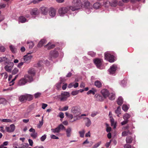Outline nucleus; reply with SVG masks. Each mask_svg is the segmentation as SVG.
Segmentation results:
<instances>
[{
    "label": "nucleus",
    "instance_id": "obj_13",
    "mask_svg": "<svg viewBox=\"0 0 148 148\" xmlns=\"http://www.w3.org/2000/svg\"><path fill=\"white\" fill-rule=\"evenodd\" d=\"M28 73L29 75L33 77L35 75L36 71L34 68H30L28 70Z\"/></svg>",
    "mask_w": 148,
    "mask_h": 148
},
{
    "label": "nucleus",
    "instance_id": "obj_12",
    "mask_svg": "<svg viewBox=\"0 0 148 148\" xmlns=\"http://www.w3.org/2000/svg\"><path fill=\"white\" fill-rule=\"evenodd\" d=\"M32 57L30 55H26L24 56L23 61L27 62H29L30 61Z\"/></svg>",
    "mask_w": 148,
    "mask_h": 148
},
{
    "label": "nucleus",
    "instance_id": "obj_30",
    "mask_svg": "<svg viewBox=\"0 0 148 148\" xmlns=\"http://www.w3.org/2000/svg\"><path fill=\"white\" fill-rule=\"evenodd\" d=\"M19 21L21 23H23L25 22L26 21V18L23 16H21L19 18Z\"/></svg>",
    "mask_w": 148,
    "mask_h": 148
},
{
    "label": "nucleus",
    "instance_id": "obj_2",
    "mask_svg": "<svg viewBox=\"0 0 148 148\" xmlns=\"http://www.w3.org/2000/svg\"><path fill=\"white\" fill-rule=\"evenodd\" d=\"M104 55L106 60H108L110 62H114V56L111 55L110 52H106L105 53Z\"/></svg>",
    "mask_w": 148,
    "mask_h": 148
},
{
    "label": "nucleus",
    "instance_id": "obj_40",
    "mask_svg": "<svg viewBox=\"0 0 148 148\" xmlns=\"http://www.w3.org/2000/svg\"><path fill=\"white\" fill-rule=\"evenodd\" d=\"M109 96V99L111 100H113L115 98V95L112 94H110V95Z\"/></svg>",
    "mask_w": 148,
    "mask_h": 148
},
{
    "label": "nucleus",
    "instance_id": "obj_62",
    "mask_svg": "<svg viewBox=\"0 0 148 148\" xmlns=\"http://www.w3.org/2000/svg\"><path fill=\"white\" fill-rule=\"evenodd\" d=\"M79 86V84L78 83H75L74 84H73V86L74 88H77L78 86Z\"/></svg>",
    "mask_w": 148,
    "mask_h": 148
},
{
    "label": "nucleus",
    "instance_id": "obj_39",
    "mask_svg": "<svg viewBox=\"0 0 148 148\" xmlns=\"http://www.w3.org/2000/svg\"><path fill=\"white\" fill-rule=\"evenodd\" d=\"M27 44L28 45V46L29 48H32L34 46V43L32 42H27Z\"/></svg>",
    "mask_w": 148,
    "mask_h": 148
},
{
    "label": "nucleus",
    "instance_id": "obj_35",
    "mask_svg": "<svg viewBox=\"0 0 148 148\" xmlns=\"http://www.w3.org/2000/svg\"><path fill=\"white\" fill-rule=\"evenodd\" d=\"M1 121L5 123H10L12 122V120L9 119H1Z\"/></svg>",
    "mask_w": 148,
    "mask_h": 148
},
{
    "label": "nucleus",
    "instance_id": "obj_7",
    "mask_svg": "<svg viewBox=\"0 0 148 148\" xmlns=\"http://www.w3.org/2000/svg\"><path fill=\"white\" fill-rule=\"evenodd\" d=\"M15 127L13 124H11L9 127L6 126L5 127V130L6 131L8 132H13L15 130Z\"/></svg>",
    "mask_w": 148,
    "mask_h": 148
},
{
    "label": "nucleus",
    "instance_id": "obj_27",
    "mask_svg": "<svg viewBox=\"0 0 148 148\" xmlns=\"http://www.w3.org/2000/svg\"><path fill=\"white\" fill-rule=\"evenodd\" d=\"M132 134V133L128 130L127 131H124L122 132V135L123 136H125L129 134L131 135Z\"/></svg>",
    "mask_w": 148,
    "mask_h": 148
},
{
    "label": "nucleus",
    "instance_id": "obj_25",
    "mask_svg": "<svg viewBox=\"0 0 148 148\" xmlns=\"http://www.w3.org/2000/svg\"><path fill=\"white\" fill-rule=\"evenodd\" d=\"M12 68V66L7 65L5 66L4 69L5 70L8 72H11Z\"/></svg>",
    "mask_w": 148,
    "mask_h": 148
},
{
    "label": "nucleus",
    "instance_id": "obj_32",
    "mask_svg": "<svg viewBox=\"0 0 148 148\" xmlns=\"http://www.w3.org/2000/svg\"><path fill=\"white\" fill-rule=\"evenodd\" d=\"M93 7L95 9H98L100 8L101 5L99 3H96L93 5Z\"/></svg>",
    "mask_w": 148,
    "mask_h": 148
},
{
    "label": "nucleus",
    "instance_id": "obj_48",
    "mask_svg": "<svg viewBox=\"0 0 148 148\" xmlns=\"http://www.w3.org/2000/svg\"><path fill=\"white\" fill-rule=\"evenodd\" d=\"M5 50V48L3 46H1L0 47V51L1 52H4Z\"/></svg>",
    "mask_w": 148,
    "mask_h": 148
},
{
    "label": "nucleus",
    "instance_id": "obj_16",
    "mask_svg": "<svg viewBox=\"0 0 148 148\" xmlns=\"http://www.w3.org/2000/svg\"><path fill=\"white\" fill-rule=\"evenodd\" d=\"M95 97L97 101H102L104 99L103 97L99 94H96L95 95Z\"/></svg>",
    "mask_w": 148,
    "mask_h": 148
},
{
    "label": "nucleus",
    "instance_id": "obj_55",
    "mask_svg": "<svg viewBox=\"0 0 148 148\" xmlns=\"http://www.w3.org/2000/svg\"><path fill=\"white\" fill-rule=\"evenodd\" d=\"M51 138L53 139H58V137H57L55 135L53 134L51 135Z\"/></svg>",
    "mask_w": 148,
    "mask_h": 148
},
{
    "label": "nucleus",
    "instance_id": "obj_51",
    "mask_svg": "<svg viewBox=\"0 0 148 148\" xmlns=\"http://www.w3.org/2000/svg\"><path fill=\"white\" fill-rule=\"evenodd\" d=\"M68 109V107L67 106H65L60 110L61 111H66Z\"/></svg>",
    "mask_w": 148,
    "mask_h": 148
},
{
    "label": "nucleus",
    "instance_id": "obj_18",
    "mask_svg": "<svg viewBox=\"0 0 148 148\" xmlns=\"http://www.w3.org/2000/svg\"><path fill=\"white\" fill-rule=\"evenodd\" d=\"M50 56L51 57H56L58 56V52L56 51H51L50 52Z\"/></svg>",
    "mask_w": 148,
    "mask_h": 148
},
{
    "label": "nucleus",
    "instance_id": "obj_14",
    "mask_svg": "<svg viewBox=\"0 0 148 148\" xmlns=\"http://www.w3.org/2000/svg\"><path fill=\"white\" fill-rule=\"evenodd\" d=\"M49 14L52 17H54L56 15V11L53 8L50 9Z\"/></svg>",
    "mask_w": 148,
    "mask_h": 148
},
{
    "label": "nucleus",
    "instance_id": "obj_54",
    "mask_svg": "<svg viewBox=\"0 0 148 148\" xmlns=\"http://www.w3.org/2000/svg\"><path fill=\"white\" fill-rule=\"evenodd\" d=\"M47 106V104L43 103L42 104V108L43 109H44Z\"/></svg>",
    "mask_w": 148,
    "mask_h": 148
},
{
    "label": "nucleus",
    "instance_id": "obj_29",
    "mask_svg": "<svg viewBox=\"0 0 148 148\" xmlns=\"http://www.w3.org/2000/svg\"><path fill=\"white\" fill-rule=\"evenodd\" d=\"M71 132V130L70 128H68L66 129V132L67 137H69L70 136Z\"/></svg>",
    "mask_w": 148,
    "mask_h": 148
},
{
    "label": "nucleus",
    "instance_id": "obj_50",
    "mask_svg": "<svg viewBox=\"0 0 148 148\" xmlns=\"http://www.w3.org/2000/svg\"><path fill=\"white\" fill-rule=\"evenodd\" d=\"M111 125L112 126H113L114 128H115L116 126V123H115L114 121L113 122H111Z\"/></svg>",
    "mask_w": 148,
    "mask_h": 148
},
{
    "label": "nucleus",
    "instance_id": "obj_38",
    "mask_svg": "<svg viewBox=\"0 0 148 148\" xmlns=\"http://www.w3.org/2000/svg\"><path fill=\"white\" fill-rule=\"evenodd\" d=\"M10 48L11 51L13 53H14L16 51V49L14 47V46L10 45Z\"/></svg>",
    "mask_w": 148,
    "mask_h": 148
},
{
    "label": "nucleus",
    "instance_id": "obj_5",
    "mask_svg": "<svg viewBox=\"0 0 148 148\" xmlns=\"http://www.w3.org/2000/svg\"><path fill=\"white\" fill-rule=\"evenodd\" d=\"M63 130L65 129V127L62 124H60L55 129H52V132L54 133H58L60 132V130Z\"/></svg>",
    "mask_w": 148,
    "mask_h": 148
},
{
    "label": "nucleus",
    "instance_id": "obj_63",
    "mask_svg": "<svg viewBox=\"0 0 148 148\" xmlns=\"http://www.w3.org/2000/svg\"><path fill=\"white\" fill-rule=\"evenodd\" d=\"M73 83H71L69 84L68 87L69 88H71L73 86Z\"/></svg>",
    "mask_w": 148,
    "mask_h": 148
},
{
    "label": "nucleus",
    "instance_id": "obj_49",
    "mask_svg": "<svg viewBox=\"0 0 148 148\" xmlns=\"http://www.w3.org/2000/svg\"><path fill=\"white\" fill-rule=\"evenodd\" d=\"M6 101L5 99L2 98H0V104L3 103Z\"/></svg>",
    "mask_w": 148,
    "mask_h": 148
},
{
    "label": "nucleus",
    "instance_id": "obj_23",
    "mask_svg": "<svg viewBox=\"0 0 148 148\" xmlns=\"http://www.w3.org/2000/svg\"><path fill=\"white\" fill-rule=\"evenodd\" d=\"M55 46L54 45L51 44V43H48L45 46V47L47 48L49 50L54 48Z\"/></svg>",
    "mask_w": 148,
    "mask_h": 148
},
{
    "label": "nucleus",
    "instance_id": "obj_53",
    "mask_svg": "<svg viewBox=\"0 0 148 148\" xmlns=\"http://www.w3.org/2000/svg\"><path fill=\"white\" fill-rule=\"evenodd\" d=\"M28 142L29 145L31 146H32L33 144V142L32 140V139H29L28 140Z\"/></svg>",
    "mask_w": 148,
    "mask_h": 148
},
{
    "label": "nucleus",
    "instance_id": "obj_9",
    "mask_svg": "<svg viewBox=\"0 0 148 148\" xmlns=\"http://www.w3.org/2000/svg\"><path fill=\"white\" fill-rule=\"evenodd\" d=\"M116 68V66L115 65H113L108 70L109 71L110 74H112L114 73Z\"/></svg>",
    "mask_w": 148,
    "mask_h": 148
},
{
    "label": "nucleus",
    "instance_id": "obj_61",
    "mask_svg": "<svg viewBox=\"0 0 148 148\" xmlns=\"http://www.w3.org/2000/svg\"><path fill=\"white\" fill-rule=\"evenodd\" d=\"M128 122V120H126L124 121L121 123V124L122 125H124L127 124Z\"/></svg>",
    "mask_w": 148,
    "mask_h": 148
},
{
    "label": "nucleus",
    "instance_id": "obj_37",
    "mask_svg": "<svg viewBox=\"0 0 148 148\" xmlns=\"http://www.w3.org/2000/svg\"><path fill=\"white\" fill-rule=\"evenodd\" d=\"M61 96H64L66 97V98L69 97V93L67 92H64L63 93H62L61 94Z\"/></svg>",
    "mask_w": 148,
    "mask_h": 148
},
{
    "label": "nucleus",
    "instance_id": "obj_31",
    "mask_svg": "<svg viewBox=\"0 0 148 148\" xmlns=\"http://www.w3.org/2000/svg\"><path fill=\"white\" fill-rule=\"evenodd\" d=\"M79 133L80 137L82 138L84 137V134L85 133V130L84 129L82 130L79 131Z\"/></svg>",
    "mask_w": 148,
    "mask_h": 148
},
{
    "label": "nucleus",
    "instance_id": "obj_46",
    "mask_svg": "<svg viewBox=\"0 0 148 148\" xmlns=\"http://www.w3.org/2000/svg\"><path fill=\"white\" fill-rule=\"evenodd\" d=\"M66 97L64 96H61V97L60 98L61 101H64L66 100Z\"/></svg>",
    "mask_w": 148,
    "mask_h": 148
},
{
    "label": "nucleus",
    "instance_id": "obj_58",
    "mask_svg": "<svg viewBox=\"0 0 148 148\" xmlns=\"http://www.w3.org/2000/svg\"><path fill=\"white\" fill-rule=\"evenodd\" d=\"M59 117L62 119L64 118V114L63 113L60 112L59 113Z\"/></svg>",
    "mask_w": 148,
    "mask_h": 148
},
{
    "label": "nucleus",
    "instance_id": "obj_44",
    "mask_svg": "<svg viewBox=\"0 0 148 148\" xmlns=\"http://www.w3.org/2000/svg\"><path fill=\"white\" fill-rule=\"evenodd\" d=\"M18 75H16L15 76L14 79H13L11 82H10V85H13L14 84V81L18 77Z\"/></svg>",
    "mask_w": 148,
    "mask_h": 148
},
{
    "label": "nucleus",
    "instance_id": "obj_26",
    "mask_svg": "<svg viewBox=\"0 0 148 148\" xmlns=\"http://www.w3.org/2000/svg\"><path fill=\"white\" fill-rule=\"evenodd\" d=\"M97 91V90L94 88H92L91 90H90L88 91L87 92V95H89L90 94H92L94 95L95 94V92Z\"/></svg>",
    "mask_w": 148,
    "mask_h": 148
},
{
    "label": "nucleus",
    "instance_id": "obj_11",
    "mask_svg": "<svg viewBox=\"0 0 148 148\" xmlns=\"http://www.w3.org/2000/svg\"><path fill=\"white\" fill-rule=\"evenodd\" d=\"M27 82V80L24 77L21 79L19 81L18 84L19 85H25Z\"/></svg>",
    "mask_w": 148,
    "mask_h": 148
},
{
    "label": "nucleus",
    "instance_id": "obj_8",
    "mask_svg": "<svg viewBox=\"0 0 148 148\" xmlns=\"http://www.w3.org/2000/svg\"><path fill=\"white\" fill-rule=\"evenodd\" d=\"M101 92L105 98L108 97L110 95L109 92L106 89H103L101 90Z\"/></svg>",
    "mask_w": 148,
    "mask_h": 148
},
{
    "label": "nucleus",
    "instance_id": "obj_42",
    "mask_svg": "<svg viewBox=\"0 0 148 148\" xmlns=\"http://www.w3.org/2000/svg\"><path fill=\"white\" fill-rule=\"evenodd\" d=\"M91 124V121L90 120L87 118V121L86 123V125L87 127L89 126Z\"/></svg>",
    "mask_w": 148,
    "mask_h": 148
},
{
    "label": "nucleus",
    "instance_id": "obj_33",
    "mask_svg": "<svg viewBox=\"0 0 148 148\" xmlns=\"http://www.w3.org/2000/svg\"><path fill=\"white\" fill-rule=\"evenodd\" d=\"M26 95V100L31 101L33 99V97L32 95L27 94Z\"/></svg>",
    "mask_w": 148,
    "mask_h": 148
},
{
    "label": "nucleus",
    "instance_id": "obj_1",
    "mask_svg": "<svg viewBox=\"0 0 148 148\" xmlns=\"http://www.w3.org/2000/svg\"><path fill=\"white\" fill-rule=\"evenodd\" d=\"M72 4L73 6H71L69 8L72 11H75L80 9L83 6L87 8L89 7L90 3L89 2L86 1L84 3V5L81 4V1L80 0H72Z\"/></svg>",
    "mask_w": 148,
    "mask_h": 148
},
{
    "label": "nucleus",
    "instance_id": "obj_64",
    "mask_svg": "<svg viewBox=\"0 0 148 148\" xmlns=\"http://www.w3.org/2000/svg\"><path fill=\"white\" fill-rule=\"evenodd\" d=\"M40 95V94L39 93H36L34 95V96L35 98L38 97Z\"/></svg>",
    "mask_w": 148,
    "mask_h": 148
},
{
    "label": "nucleus",
    "instance_id": "obj_15",
    "mask_svg": "<svg viewBox=\"0 0 148 148\" xmlns=\"http://www.w3.org/2000/svg\"><path fill=\"white\" fill-rule=\"evenodd\" d=\"M39 14V12L37 8L32 10L30 12V14L32 16L36 15Z\"/></svg>",
    "mask_w": 148,
    "mask_h": 148
},
{
    "label": "nucleus",
    "instance_id": "obj_22",
    "mask_svg": "<svg viewBox=\"0 0 148 148\" xmlns=\"http://www.w3.org/2000/svg\"><path fill=\"white\" fill-rule=\"evenodd\" d=\"M116 102L119 105H121L123 103V100L122 98L121 97H119L117 100Z\"/></svg>",
    "mask_w": 148,
    "mask_h": 148
},
{
    "label": "nucleus",
    "instance_id": "obj_19",
    "mask_svg": "<svg viewBox=\"0 0 148 148\" xmlns=\"http://www.w3.org/2000/svg\"><path fill=\"white\" fill-rule=\"evenodd\" d=\"M95 85L97 88H100L102 86V84L101 82L99 80L96 81L94 83Z\"/></svg>",
    "mask_w": 148,
    "mask_h": 148
},
{
    "label": "nucleus",
    "instance_id": "obj_28",
    "mask_svg": "<svg viewBox=\"0 0 148 148\" xmlns=\"http://www.w3.org/2000/svg\"><path fill=\"white\" fill-rule=\"evenodd\" d=\"M79 108L76 107H74L72 108L71 111L73 113H78Z\"/></svg>",
    "mask_w": 148,
    "mask_h": 148
},
{
    "label": "nucleus",
    "instance_id": "obj_34",
    "mask_svg": "<svg viewBox=\"0 0 148 148\" xmlns=\"http://www.w3.org/2000/svg\"><path fill=\"white\" fill-rule=\"evenodd\" d=\"M129 108V106L126 104H123L122 107V109L125 111H127Z\"/></svg>",
    "mask_w": 148,
    "mask_h": 148
},
{
    "label": "nucleus",
    "instance_id": "obj_59",
    "mask_svg": "<svg viewBox=\"0 0 148 148\" xmlns=\"http://www.w3.org/2000/svg\"><path fill=\"white\" fill-rule=\"evenodd\" d=\"M67 84L66 83L64 84L62 86V89L63 90H65L66 89Z\"/></svg>",
    "mask_w": 148,
    "mask_h": 148
},
{
    "label": "nucleus",
    "instance_id": "obj_20",
    "mask_svg": "<svg viewBox=\"0 0 148 148\" xmlns=\"http://www.w3.org/2000/svg\"><path fill=\"white\" fill-rule=\"evenodd\" d=\"M40 10L41 12L43 14H45L47 13L48 9L46 8L45 7H42L40 8Z\"/></svg>",
    "mask_w": 148,
    "mask_h": 148
},
{
    "label": "nucleus",
    "instance_id": "obj_41",
    "mask_svg": "<svg viewBox=\"0 0 148 148\" xmlns=\"http://www.w3.org/2000/svg\"><path fill=\"white\" fill-rule=\"evenodd\" d=\"M18 69L17 68H15L12 71V74L13 75H15L18 72Z\"/></svg>",
    "mask_w": 148,
    "mask_h": 148
},
{
    "label": "nucleus",
    "instance_id": "obj_36",
    "mask_svg": "<svg viewBox=\"0 0 148 148\" xmlns=\"http://www.w3.org/2000/svg\"><path fill=\"white\" fill-rule=\"evenodd\" d=\"M121 108L120 106H119L117 108V109L115 110V112L118 114L117 116H119V115L121 114Z\"/></svg>",
    "mask_w": 148,
    "mask_h": 148
},
{
    "label": "nucleus",
    "instance_id": "obj_4",
    "mask_svg": "<svg viewBox=\"0 0 148 148\" xmlns=\"http://www.w3.org/2000/svg\"><path fill=\"white\" fill-rule=\"evenodd\" d=\"M63 7L60 8L58 10V12L60 15L66 13L69 10H71L69 7Z\"/></svg>",
    "mask_w": 148,
    "mask_h": 148
},
{
    "label": "nucleus",
    "instance_id": "obj_3",
    "mask_svg": "<svg viewBox=\"0 0 148 148\" xmlns=\"http://www.w3.org/2000/svg\"><path fill=\"white\" fill-rule=\"evenodd\" d=\"M93 61L97 66L99 69H101L103 63V60L101 59L96 58L94 59Z\"/></svg>",
    "mask_w": 148,
    "mask_h": 148
},
{
    "label": "nucleus",
    "instance_id": "obj_56",
    "mask_svg": "<svg viewBox=\"0 0 148 148\" xmlns=\"http://www.w3.org/2000/svg\"><path fill=\"white\" fill-rule=\"evenodd\" d=\"M85 136L86 137H90V132L89 131L88 132L86 133L85 134Z\"/></svg>",
    "mask_w": 148,
    "mask_h": 148
},
{
    "label": "nucleus",
    "instance_id": "obj_10",
    "mask_svg": "<svg viewBox=\"0 0 148 148\" xmlns=\"http://www.w3.org/2000/svg\"><path fill=\"white\" fill-rule=\"evenodd\" d=\"M24 77L27 82H30L33 80V76L29 75L26 74L24 76Z\"/></svg>",
    "mask_w": 148,
    "mask_h": 148
},
{
    "label": "nucleus",
    "instance_id": "obj_21",
    "mask_svg": "<svg viewBox=\"0 0 148 148\" xmlns=\"http://www.w3.org/2000/svg\"><path fill=\"white\" fill-rule=\"evenodd\" d=\"M19 100L21 102H24L26 101V95L21 96L19 98Z\"/></svg>",
    "mask_w": 148,
    "mask_h": 148
},
{
    "label": "nucleus",
    "instance_id": "obj_52",
    "mask_svg": "<svg viewBox=\"0 0 148 148\" xmlns=\"http://www.w3.org/2000/svg\"><path fill=\"white\" fill-rule=\"evenodd\" d=\"M124 147V148H131V145L127 144H125Z\"/></svg>",
    "mask_w": 148,
    "mask_h": 148
},
{
    "label": "nucleus",
    "instance_id": "obj_17",
    "mask_svg": "<svg viewBox=\"0 0 148 148\" xmlns=\"http://www.w3.org/2000/svg\"><path fill=\"white\" fill-rule=\"evenodd\" d=\"M46 43V40L42 39L38 43L37 46L38 47H42L43 45Z\"/></svg>",
    "mask_w": 148,
    "mask_h": 148
},
{
    "label": "nucleus",
    "instance_id": "obj_45",
    "mask_svg": "<svg viewBox=\"0 0 148 148\" xmlns=\"http://www.w3.org/2000/svg\"><path fill=\"white\" fill-rule=\"evenodd\" d=\"M46 137L47 136L45 134H44V135L42 136L40 138L41 141H44L46 139Z\"/></svg>",
    "mask_w": 148,
    "mask_h": 148
},
{
    "label": "nucleus",
    "instance_id": "obj_60",
    "mask_svg": "<svg viewBox=\"0 0 148 148\" xmlns=\"http://www.w3.org/2000/svg\"><path fill=\"white\" fill-rule=\"evenodd\" d=\"M107 126L106 131L108 132H110L111 131V128L110 127H108V125L107 124Z\"/></svg>",
    "mask_w": 148,
    "mask_h": 148
},
{
    "label": "nucleus",
    "instance_id": "obj_24",
    "mask_svg": "<svg viewBox=\"0 0 148 148\" xmlns=\"http://www.w3.org/2000/svg\"><path fill=\"white\" fill-rule=\"evenodd\" d=\"M133 139L132 137L131 136H128L126 140V143H127L130 144L131 143Z\"/></svg>",
    "mask_w": 148,
    "mask_h": 148
},
{
    "label": "nucleus",
    "instance_id": "obj_57",
    "mask_svg": "<svg viewBox=\"0 0 148 148\" xmlns=\"http://www.w3.org/2000/svg\"><path fill=\"white\" fill-rule=\"evenodd\" d=\"M7 60V58L5 57L0 58V62H2L3 61Z\"/></svg>",
    "mask_w": 148,
    "mask_h": 148
},
{
    "label": "nucleus",
    "instance_id": "obj_47",
    "mask_svg": "<svg viewBox=\"0 0 148 148\" xmlns=\"http://www.w3.org/2000/svg\"><path fill=\"white\" fill-rule=\"evenodd\" d=\"M130 116L128 114H126L124 115L123 118L124 119H127L130 118Z\"/></svg>",
    "mask_w": 148,
    "mask_h": 148
},
{
    "label": "nucleus",
    "instance_id": "obj_6",
    "mask_svg": "<svg viewBox=\"0 0 148 148\" xmlns=\"http://www.w3.org/2000/svg\"><path fill=\"white\" fill-rule=\"evenodd\" d=\"M29 131L32 133L30 134L31 136L33 139H36L38 136V134L36 132L35 130L33 128H31L29 130Z\"/></svg>",
    "mask_w": 148,
    "mask_h": 148
},
{
    "label": "nucleus",
    "instance_id": "obj_43",
    "mask_svg": "<svg viewBox=\"0 0 148 148\" xmlns=\"http://www.w3.org/2000/svg\"><path fill=\"white\" fill-rule=\"evenodd\" d=\"M79 90L73 91L71 92V94L73 95H76L79 93Z\"/></svg>",
    "mask_w": 148,
    "mask_h": 148
}]
</instances>
